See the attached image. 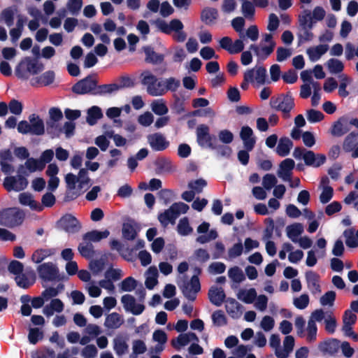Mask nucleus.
I'll use <instances>...</instances> for the list:
<instances>
[{
  "mask_svg": "<svg viewBox=\"0 0 358 358\" xmlns=\"http://www.w3.org/2000/svg\"><path fill=\"white\" fill-rule=\"evenodd\" d=\"M141 83L146 88L148 94L152 96H161L165 94L164 78H158L149 71L141 74Z\"/></svg>",
  "mask_w": 358,
  "mask_h": 358,
  "instance_id": "obj_1",
  "label": "nucleus"
},
{
  "mask_svg": "<svg viewBox=\"0 0 358 358\" xmlns=\"http://www.w3.org/2000/svg\"><path fill=\"white\" fill-rule=\"evenodd\" d=\"M343 236L345 239V244L349 248H356L358 246V238L357 235H355L352 229H348L344 231Z\"/></svg>",
  "mask_w": 358,
  "mask_h": 358,
  "instance_id": "obj_54",
  "label": "nucleus"
},
{
  "mask_svg": "<svg viewBox=\"0 0 358 358\" xmlns=\"http://www.w3.org/2000/svg\"><path fill=\"white\" fill-rule=\"evenodd\" d=\"M339 85L338 94L340 96L345 98L350 93L347 90V87L352 82V79L347 74L341 73L338 75Z\"/></svg>",
  "mask_w": 358,
  "mask_h": 358,
  "instance_id": "obj_40",
  "label": "nucleus"
},
{
  "mask_svg": "<svg viewBox=\"0 0 358 358\" xmlns=\"http://www.w3.org/2000/svg\"><path fill=\"white\" fill-rule=\"evenodd\" d=\"M28 122L31 135L41 136L44 134V122L38 115L36 114L29 115Z\"/></svg>",
  "mask_w": 358,
  "mask_h": 358,
  "instance_id": "obj_25",
  "label": "nucleus"
},
{
  "mask_svg": "<svg viewBox=\"0 0 358 358\" xmlns=\"http://www.w3.org/2000/svg\"><path fill=\"white\" fill-rule=\"evenodd\" d=\"M305 278L308 289L313 294H320L321 292V286L320 283V275L315 271H308L305 273Z\"/></svg>",
  "mask_w": 358,
  "mask_h": 358,
  "instance_id": "obj_20",
  "label": "nucleus"
},
{
  "mask_svg": "<svg viewBox=\"0 0 358 358\" xmlns=\"http://www.w3.org/2000/svg\"><path fill=\"white\" fill-rule=\"evenodd\" d=\"M339 341L337 339H331L328 341L321 343L319 345L320 350L324 353L329 355L335 354L339 348Z\"/></svg>",
  "mask_w": 358,
  "mask_h": 358,
  "instance_id": "obj_45",
  "label": "nucleus"
},
{
  "mask_svg": "<svg viewBox=\"0 0 358 358\" xmlns=\"http://www.w3.org/2000/svg\"><path fill=\"white\" fill-rule=\"evenodd\" d=\"M16 10L14 8H7L2 11L0 20L3 22L7 26L10 27L13 24L14 15Z\"/></svg>",
  "mask_w": 358,
  "mask_h": 358,
  "instance_id": "obj_59",
  "label": "nucleus"
},
{
  "mask_svg": "<svg viewBox=\"0 0 358 358\" xmlns=\"http://www.w3.org/2000/svg\"><path fill=\"white\" fill-rule=\"evenodd\" d=\"M59 227L69 234L78 232L81 225L78 220L72 215L66 214L64 215L58 222Z\"/></svg>",
  "mask_w": 358,
  "mask_h": 358,
  "instance_id": "obj_12",
  "label": "nucleus"
},
{
  "mask_svg": "<svg viewBox=\"0 0 358 358\" xmlns=\"http://www.w3.org/2000/svg\"><path fill=\"white\" fill-rule=\"evenodd\" d=\"M139 230L138 225L134 221L124 223L122 227V236L127 240H134Z\"/></svg>",
  "mask_w": 358,
  "mask_h": 358,
  "instance_id": "obj_37",
  "label": "nucleus"
},
{
  "mask_svg": "<svg viewBox=\"0 0 358 358\" xmlns=\"http://www.w3.org/2000/svg\"><path fill=\"white\" fill-rule=\"evenodd\" d=\"M292 145V142L289 138H281L278 144L276 152L280 156L285 157L289 153Z\"/></svg>",
  "mask_w": 358,
  "mask_h": 358,
  "instance_id": "obj_47",
  "label": "nucleus"
},
{
  "mask_svg": "<svg viewBox=\"0 0 358 358\" xmlns=\"http://www.w3.org/2000/svg\"><path fill=\"white\" fill-rule=\"evenodd\" d=\"M145 294V292L142 291V294L138 299L131 294L122 295L120 301L124 311L134 315H141L145 309L144 304Z\"/></svg>",
  "mask_w": 358,
  "mask_h": 358,
  "instance_id": "obj_2",
  "label": "nucleus"
},
{
  "mask_svg": "<svg viewBox=\"0 0 358 358\" xmlns=\"http://www.w3.org/2000/svg\"><path fill=\"white\" fill-rule=\"evenodd\" d=\"M345 57L347 60H352L355 57L358 58V45L357 48H355L352 43H346L345 45Z\"/></svg>",
  "mask_w": 358,
  "mask_h": 358,
  "instance_id": "obj_62",
  "label": "nucleus"
},
{
  "mask_svg": "<svg viewBox=\"0 0 358 358\" xmlns=\"http://www.w3.org/2000/svg\"><path fill=\"white\" fill-rule=\"evenodd\" d=\"M103 117L101 109L98 106H92L87 110V122L90 125H94L97 120Z\"/></svg>",
  "mask_w": 358,
  "mask_h": 358,
  "instance_id": "obj_49",
  "label": "nucleus"
},
{
  "mask_svg": "<svg viewBox=\"0 0 358 358\" xmlns=\"http://www.w3.org/2000/svg\"><path fill=\"white\" fill-rule=\"evenodd\" d=\"M159 273L156 266H150L145 273V285L149 289H152L158 283Z\"/></svg>",
  "mask_w": 358,
  "mask_h": 358,
  "instance_id": "obj_35",
  "label": "nucleus"
},
{
  "mask_svg": "<svg viewBox=\"0 0 358 358\" xmlns=\"http://www.w3.org/2000/svg\"><path fill=\"white\" fill-rule=\"evenodd\" d=\"M152 340L158 343L155 348V351L159 352L164 350V345L167 341V335L163 330L157 329L153 332Z\"/></svg>",
  "mask_w": 358,
  "mask_h": 358,
  "instance_id": "obj_44",
  "label": "nucleus"
},
{
  "mask_svg": "<svg viewBox=\"0 0 358 358\" xmlns=\"http://www.w3.org/2000/svg\"><path fill=\"white\" fill-rule=\"evenodd\" d=\"M97 355L98 350L94 345H87L81 351L83 358H96Z\"/></svg>",
  "mask_w": 358,
  "mask_h": 358,
  "instance_id": "obj_64",
  "label": "nucleus"
},
{
  "mask_svg": "<svg viewBox=\"0 0 358 358\" xmlns=\"http://www.w3.org/2000/svg\"><path fill=\"white\" fill-rule=\"evenodd\" d=\"M271 105L273 108L282 111L285 118L289 117V112L294 108V99L290 96H280L275 99L272 98Z\"/></svg>",
  "mask_w": 358,
  "mask_h": 358,
  "instance_id": "obj_9",
  "label": "nucleus"
},
{
  "mask_svg": "<svg viewBox=\"0 0 358 358\" xmlns=\"http://www.w3.org/2000/svg\"><path fill=\"white\" fill-rule=\"evenodd\" d=\"M303 159L306 165L313 167H319L326 162V156L322 154H315L311 150L305 151Z\"/></svg>",
  "mask_w": 358,
  "mask_h": 358,
  "instance_id": "obj_22",
  "label": "nucleus"
},
{
  "mask_svg": "<svg viewBox=\"0 0 358 358\" xmlns=\"http://www.w3.org/2000/svg\"><path fill=\"white\" fill-rule=\"evenodd\" d=\"M17 285L24 289H27L34 285L36 280L35 274L33 271L22 273L15 278Z\"/></svg>",
  "mask_w": 358,
  "mask_h": 358,
  "instance_id": "obj_34",
  "label": "nucleus"
},
{
  "mask_svg": "<svg viewBox=\"0 0 358 358\" xmlns=\"http://www.w3.org/2000/svg\"><path fill=\"white\" fill-rule=\"evenodd\" d=\"M20 203L24 206H28L31 210L41 212L43 210V206L36 201L34 196L29 192H22L18 195Z\"/></svg>",
  "mask_w": 358,
  "mask_h": 358,
  "instance_id": "obj_19",
  "label": "nucleus"
},
{
  "mask_svg": "<svg viewBox=\"0 0 358 358\" xmlns=\"http://www.w3.org/2000/svg\"><path fill=\"white\" fill-rule=\"evenodd\" d=\"M39 276L46 280H52L57 278V268L52 263H45L40 265L38 268Z\"/></svg>",
  "mask_w": 358,
  "mask_h": 358,
  "instance_id": "obj_23",
  "label": "nucleus"
},
{
  "mask_svg": "<svg viewBox=\"0 0 358 358\" xmlns=\"http://www.w3.org/2000/svg\"><path fill=\"white\" fill-rule=\"evenodd\" d=\"M147 350L145 343L141 340H135L132 343V353L131 358H137L138 355L143 354Z\"/></svg>",
  "mask_w": 358,
  "mask_h": 358,
  "instance_id": "obj_58",
  "label": "nucleus"
},
{
  "mask_svg": "<svg viewBox=\"0 0 358 358\" xmlns=\"http://www.w3.org/2000/svg\"><path fill=\"white\" fill-rule=\"evenodd\" d=\"M127 341V338L122 335H117L114 338L113 341V350L117 355L122 356L128 352Z\"/></svg>",
  "mask_w": 358,
  "mask_h": 358,
  "instance_id": "obj_31",
  "label": "nucleus"
},
{
  "mask_svg": "<svg viewBox=\"0 0 358 358\" xmlns=\"http://www.w3.org/2000/svg\"><path fill=\"white\" fill-rule=\"evenodd\" d=\"M43 66L29 57L23 59L16 69V73L19 77L27 78L29 75L37 74L42 71Z\"/></svg>",
  "mask_w": 358,
  "mask_h": 358,
  "instance_id": "obj_6",
  "label": "nucleus"
},
{
  "mask_svg": "<svg viewBox=\"0 0 358 358\" xmlns=\"http://www.w3.org/2000/svg\"><path fill=\"white\" fill-rule=\"evenodd\" d=\"M43 338V332L38 328H30L28 339L31 344L35 345Z\"/></svg>",
  "mask_w": 358,
  "mask_h": 358,
  "instance_id": "obj_60",
  "label": "nucleus"
},
{
  "mask_svg": "<svg viewBox=\"0 0 358 358\" xmlns=\"http://www.w3.org/2000/svg\"><path fill=\"white\" fill-rule=\"evenodd\" d=\"M123 323V317L120 314L113 312L106 317L104 326L108 329H117L120 328Z\"/></svg>",
  "mask_w": 358,
  "mask_h": 358,
  "instance_id": "obj_30",
  "label": "nucleus"
},
{
  "mask_svg": "<svg viewBox=\"0 0 358 358\" xmlns=\"http://www.w3.org/2000/svg\"><path fill=\"white\" fill-rule=\"evenodd\" d=\"M275 46V43L268 45L260 43L259 45L252 44L250 49L255 52L259 59L264 60L273 52Z\"/></svg>",
  "mask_w": 358,
  "mask_h": 358,
  "instance_id": "obj_26",
  "label": "nucleus"
},
{
  "mask_svg": "<svg viewBox=\"0 0 358 358\" xmlns=\"http://www.w3.org/2000/svg\"><path fill=\"white\" fill-rule=\"evenodd\" d=\"M225 308L227 312L232 317L236 318L240 317L241 314L240 303L234 299H228L226 300Z\"/></svg>",
  "mask_w": 358,
  "mask_h": 358,
  "instance_id": "obj_43",
  "label": "nucleus"
},
{
  "mask_svg": "<svg viewBox=\"0 0 358 358\" xmlns=\"http://www.w3.org/2000/svg\"><path fill=\"white\" fill-rule=\"evenodd\" d=\"M28 185V181L24 174L17 173L16 176H8L5 178L3 185L8 191L20 192L24 189Z\"/></svg>",
  "mask_w": 358,
  "mask_h": 358,
  "instance_id": "obj_10",
  "label": "nucleus"
},
{
  "mask_svg": "<svg viewBox=\"0 0 358 358\" xmlns=\"http://www.w3.org/2000/svg\"><path fill=\"white\" fill-rule=\"evenodd\" d=\"M3 226L15 227L20 225L24 219V213L17 208H7L3 210Z\"/></svg>",
  "mask_w": 358,
  "mask_h": 358,
  "instance_id": "obj_8",
  "label": "nucleus"
},
{
  "mask_svg": "<svg viewBox=\"0 0 358 358\" xmlns=\"http://www.w3.org/2000/svg\"><path fill=\"white\" fill-rule=\"evenodd\" d=\"M240 137L243 142L245 148L251 151L256 143L252 129L248 126L243 127L241 129Z\"/></svg>",
  "mask_w": 358,
  "mask_h": 358,
  "instance_id": "obj_24",
  "label": "nucleus"
},
{
  "mask_svg": "<svg viewBox=\"0 0 358 358\" xmlns=\"http://www.w3.org/2000/svg\"><path fill=\"white\" fill-rule=\"evenodd\" d=\"M64 309V303L59 299H53L50 303L47 304L43 309V313L46 317L52 316L55 313H60Z\"/></svg>",
  "mask_w": 358,
  "mask_h": 358,
  "instance_id": "obj_29",
  "label": "nucleus"
},
{
  "mask_svg": "<svg viewBox=\"0 0 358 358\" xmlns=\"http://www.w3.org/2000/svg\"><path fill=\"white\" fill-rule=\"evenodd\" d=\"M358 145V132L352 131L348 134L343 143V149L346 152L352 151Z\"/></svg>",
  "mask_w": 358,
  "mask_h": 358,
  "instance_id": "obj_39",
  "label": "nucleus"
},
{
  "mask_svg": "<svg viewBox=\"0 0 358 358\" xmlns=\"http://www.w3.org/2000/svg\"><path fill=\"white\" fill-rule=\"evenodd\" d=\"M326 16V10L322 6H317L312 11L305 10L299 15V23L301 26L309 29L317 22L323 20Z\"/></svg>",
  "mask_w": 358,
  "mask_h": 358,
  "instance_id": "obj_3",
  "label": "nucleus"
},
{
  "mask_svg": "<svg viewBox=\"0 0 358 358\" xmlns=\"http://www.w3.org/2000/svg\"><path fill=\"white\" fill-rule=\"evenodd\" d=\"M286 234L287 237L293 242L296 243V241L300 238V236L303 233L304 227L301 223H294L288 225L286 227Z\"/></svg>",
  "mask_w": 358,
  "mask_h": 358,
  "instance_id": "obj_36",
  "label": "nucleus"
},
{
  "mask_svg": "<svg viewBox=\"0 0 358 358\" xmlns=\"http://www.w3.org/2000/svg\"><path fill=\"white\" fill-rule=\"evenodd\" d=\"M148 142L153 150L162 151L169 145V141L161 133H155L148 136Z\"/></svg>",
  "mask_w": 358,
  "mask_h": 358,
  "instance_id": "obj_14",
  "label": "nucleus"
},
{
  "mask_svg": "<svg viewBox=\"0 0 358 358\" xmlns=\"http://www.w3.org/2000/svg\"><path fill=\"white\" fill-rule=\"evenodd\" d=\"M198 342V336L193 332L180 334L177 338L171 341L172 346L176 350L187 345L190 342Z\"/></svg>",
  "mask_w": 358,
  "mask_h": 358,
  "instance_id": "obj_21",
  "label": "nucleus"
},
{
  "mask_svg": "<svg viewBox=\"0 0 358 358\" xmlns=\"http://www.w3.org/2000/svg\"><path fill=\"white\" fill-rule=\"evenodd\" d=\"M55 253L53 249H40L35 251L32 255V260L35 263H40L48 257Z\"/></svg>",
  "mask_w": 358,
  "mask_h": 358,
  "instance_id": "obj_53",
  "label": "nucleus"
},
{
  "mask_svg": "<svg viewBox=\"0 0 358 358\" xmlns=\"http://www.w3.org/2000/svg\"><path fill=\"white\" fill-rule=\"evenodd\" d=\"M328 50L329 45L327 44H320L308 48L306 50V54L311 62H315L318 61Z\"/></svg>",
  "mask_w": 358,
  "mask_h": 358,
  "instance_id": "obj_27",
  "label": "nucleus"
},
{
  "mask_svg": "<svg viewBox=\"0 0 358 358\" xmlns=\"http://www.w3.org/2000/svg\"><path fill=\"white\" fill-rule=\"evenodd\" d=\"M236 296L240 301L250 304L255 301L257 297V292L255 288L241 289Z\"/></svg>",
  "mask_w": 358,
  "mask_h": 358,
  "instance_id": "obj_38",
  "label": "nucleus"
},
{
  "mask_svg": "<svg viewBox=\"0 0 358 358\" xmlns=\"http://www.w3.org/2000/svg\"><path fill=\"white\" fill-rule=\"evenodd\" d=\"M294 166V162L292 159H286L283 160L278 171V176L284 181H289L291 177V171Z\"/></svg>",
  "mask_w": 358,
  "mask_h": 358,
  "instance_id": "obj_32",
  "label": "nucleus"
},
{
  "mask_svg": "<svg viewBox=\"0 0 358 358\" xmlns=\"http://www.w3.org/2000/svg\"><path fill=\"white\" fill-rule=\"evenodd\" d=\"M294 346V338L292 336H287L283 341V346L277 350L276 357L278 358H287L292 352Z\"/></svg>",
  "mask_w": 358,
  "mask_h": 358,
  "instance_id": "obj_33",
  "label": "nucleus"
},
{
  "mask_svg": "<svg viewBox=\"0 0 358 358\" xmlns=\"http://www.w3.org/2000/svg\"><path fill=\"white\" fill-rule=\"evenodd\" d=\"M350 130L348 117L343 116L335 122L331 129V135L340 137Z\"/></svg>",
  "mask_w": 358,
  "mask_h": 358,
  "instance_id": "obj_16",
  "label": "nucleus"
},
{
  "mask_svg": "<svg viewBox=\"0 0 358 358\" xmlns=\"http://www.w3.org/2000/svg\"><path fill=\"white\" fill-rule=\"evenodd\" d=\"M65 182L67 188L75 189L76 187L79 190H86L91 185V179L88 176V171L85 169H81L76 176L73 173H68L65 176Z\"/></svg>",
  "mask_w": 358,
  "mask_h": 358,
  "instance_id": "obj_4",
  "label": "nucleus"
},
{
  "mask_svg": "<svg viewBox=\"0 0 358 358\" xmlns=\"http://www.w3.org/2000/svg\"><path fill=\"white\" fill-rule=\"evenodd\" d=\"M278 182L276 177L273 174L267 173L262 179V185L266 190H270L274 187Z\"/></svg>",
  "mask_w": 358,
  "mask_h": 358,
  "instance_id": "obj_63",
  "label": "nucleus"
},
{
  "mask_svg": "<svg viewBox=\"0 0 358 358\" xmlns=\"http://www.w3.org/2000/svg\"><path fill=\"white\" fill-rule=\"evenodd\" d=\"M229 278L236 283H240L245 280L243 271L238 266H234L228 271Z\"/></svg>",
  "mask_w": 358,
  "mask_h": 358,
  "instance_id": "obj_56",
  "label": "nucleus"
},
{
  "mask_svg": "<svg viewBox=\"0 0 358 358\" xmlns=\"http://www.w3.org/2000/svg\"><path fill=\"white\" fill-rule=\"evenodd\" d=\"M189 210V206L182 203H174L171 207L158 216L159 221L166 227L169 223L174 224L176 220L181 215L186 213Z\"/></svg>",
  "mask_w": 358,
  "mask_h": 358,
  "instance_id": "obj_5",
  "label": "nucleus"
},
{
  "mask_svg": "<svg viewBox=\"0 0 358 358\" xmlns=\"http://www.w3.org/2000/svg\"><path fill=\"white\" fill-rule=\"evenodd\" d=\"M218 17V11L214 8H205L201 15V20L206 24H212Z\"/></svg>",
  "mask_w": 358,
  "mask_h": 358,
  "instance_id": "obj_42",
  "label": "nucleus"
},
{
  "mask_svg": "<svg viewBox=\"0 0 358 358\" xmlns=\"http://www.w3.org/2000/svg\"><path fill=\"white\" fill-rule=\"evenodd\" d=\"M213 137L209 133V127L205 124H200L196 128V139L199 145L203 148L214 149L213 144Z\"/></svg>",
  "mask_w": 358,
  "mask_h": 358,
  "instance_id": "obj_13",
  "label": "nucleus"
},
{
  "mask_svg": "<svg viewBox=\"0 0 358 358\" xmlns=\"http://www.w3.org/2000/svg\"><path fill=\"white\" fill-rule=\"evenodd\" d=\"M44 169L43 162L34 158L28 159L24 165H21L18 169L17 173L28 176L29 173L42 171Z\"/></svg>",
  "mask_w": 358,
  "mask_h": 358,
  "instance_id": "obj_15",
  "label": "nucleus"
},
{
  "mask_svg": "<svg viewBox=\"0 0 358 358\" xmlns=\"http://www.w3.org/2000/svg\"><path fill=\"white\" fill-rule=\"evenodd\" d=\"M224 289L221 287L212 286L208 291L210 301L216 306H220L225 299Z\"/></svg>",
  "mask_w": 358,
  "mask_h": 358,
  "instance_id": "obj_28",
  "label": "nucleus"
},
{
  "mask_svg": "<svg viewBox=\"0 0 358 358\" xmlns=\"http://www.w3.org/2000/svg\"><path fill=\"white\" fill-rule=\"evenodd\" d=\"M152 111L157 115H165L169 112L166 101L163 99H156L150 104Z\"/></svg>",
  "mask_w": 358,
  "mask_h": 358,
  "instance_id": "obj_46",
  "label": "nucleus"
},
{
  "mask_svg": "<svg viewBox=\"0 0 358 358\" xmlns=\"http://www.w3.org/2000/svg\"><path fill=\"white\" fill-rule=\"evenodd\" d=\"M157 28L162 32L170 34L172 32L180 31V29H183V24L180 20L173 19L169 23L164 21L159 20L156 22Z\"/></svg>",
  "mask_w": 358,
  "mask_h": 358,
  "instance_id": "obj_17",
  "label": "nucleus"
},
{
  "mask_svg": "<svg viewBox=\"0 0 358 358\" xmlns=\"http://www.w3.org/2000/svg\"><path fill=\"white\" fill-rule=\"evenodd\" d=\"M325 66L331 74L340 75L341 74L345 68L343 62L335 58H331L329 60H327L325 64Z\"/></svg>",
  "mask_w": 358,
  "mask_h": 358,
  "instance_id": "obj_41",
  "label": "nucleus"
},
{
  "mask_svg": "<svg viewBox=\"0 0 358 358\" xmlns=\"http://www.w3.org/2000/svg\"><path fill=\"white\" fill-rule=\"evenodd\" d=\"M109 234L110 232L107 229L103 231L93 230L84 235V240L93 242H98L101 239L106 238L109 236Z\"/></svg>",
  "mask_w": 358,
  "mask_h": 358,
  "instance_id": "obj_48",
  "label": "nucleus"
},
{
  "mask_svg": "<svg viewBox=\"0 0 358 358\" xmlns=\"http://www.w3.org/2000/svg\"><path fill=\"white\" fill-rule=\"evenodd\" d=\"M165 94L168 91L175 92L180 85V81L173 77L164 79Z\"/></svg>",
  "mask_w": 358,
  "mask_h": 358,
  "instance_id": "obj_61",
  "label": "nucleus"
},
{
  "mask_svg": "<svg viewBox=\"0 0 358 358\" xmlns=\"http://www.w3.org/2000/svg\"><path fill=\"white\" fill-rule=\"evenodd\" d=\"M96 88V81L92 77H87L78 82L73 87V91L79 94L92 92Z\"/></svg>",
  "mask_w": 358,
  "mask_h": 358,
  "instance_id": "obj_18",
  "label": "nucleus"
},
{
  "mask_svg": "<svg viewBox=\"0 0 358 358\" xmlns=\"http://www.w3.org/2000/svg\"><path fill=\"white\" fill-rule=\"evenodd\" d=\"M118 286L121 292H131L136 289L137 281L132 277H127Z\"/></svg>",
  "mask_w": 358,
  "mask_h": 358,
  "instance_id": "obj_51",
  "label": "nucleus"
},
{
  "mask_svg": "<svg viewBox=\"0 0 358 358\" xmlns=\"http://www.w3.org/2000/svg\"><path fill=\"white\" fill-rule=\"evenodd\" d=\"M178 285L184 296L190 301L195 300L196 294L201 289L199 279L196 275H194L189 281H178Z\"/></svg>",
  "mask_w": 358,
  "mask_h": 358,
  "instance_id": "obj_7",
  "label": "nucleus"
},
{
  "mask_svg": "<svg viewBox=\"0 0 358 358\" xmlns=\"http://www.w3.org/2000/svg\"><path fill=\"white\" fill-rule=\"evenodd\" d=\"M145 61L152 64L161 63L164 60V56L156 53L151 48H144Z\"/></svg>",
  "mask_w": 358,
  "mask_h": 358,
  "instance_id": "obj_50",
  "label": "nucleus"
},
{
  "mask_svg": "<svg viewBox=\"0 0 358 358\" xmlns=\"http://www.w3.org/2000/svg\"><path fill=\"white\" fill-rule=\"evenodd\" d=\"M241 12L245 18L252 19L255 12L254 3L248 0H243Z\"/></svg>",
  "mask_w": 358,
  "mask_h": 358,
  "instance_id": "obj_57",
  "label": "nucleus"
},
{
  "mask_svg": "<svg viewBox=\"0 0 358 358\" xmlns=\"http://www.w3.org/2000/svg\"><path fill=\"white\" fill-rule=\"evenodd\" d=\"M244 252L243 245L241 241L234 244L228 250L227 259L231 260L240 257Z\"/></svg>",
  "mask_w": 358,
  "mask_h": 358,
  "instance_id": "obj_52",
  "label": "nucleus"
},
{
  "mask_svg": "<svg viewBox=\"0 0 358 358\" xmlns=\"http://www.w3.org/2000/svg\"><path fill=\"white\" fill-rule=\"evenodd\" d=\"M245 82L263 85L266 80V70L262 66H255L244 73Z\"/></svg>",
  "mask_w": 358,
  "mask_h": 358,
  "instance_id": "obj_11",
  "label": "nucleus"
},
{
  "mask_svg": "<svg viewBox=\"0 0 358 358\" xmlns=\"http://www.w3.org/2000/svg\"><path fill=\"white\" fill-rule=\"evenodd\" d=\"M177 231L181 236H187L193 231V229L190 227L187 217H183L180 220L177 226Z\"/></svg>",
  "mask_w": 358,
  "mask_h": 358,
  "instance_id": "obj_55",
  "label": "nucleus"
}]
</instances>
